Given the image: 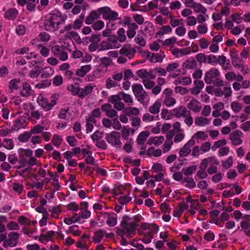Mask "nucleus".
Masks as SVG:
<instances>
[{"mask_svg": "<svg viewBox=\"0 0 250 250\" xmlns=\"http://www.w3.org/2000/svg\"><path fill=\"white\" fill-rule=\"evenodd\" d=\"M191 199V197L190 195H188V202H191L190 208L198 209L200 207L201 204L199 203L198 201L195 200L192 201Z\"/></svg>", "mask_w": 250, "mask_h": 250, "instance_id": "obj_56", "label": "nucleus"}, {"mask_svg": "<svg viewBox=\"0 0 250 250\" xmlns=\"http://www.w3.org/2000/svg\"><path fill=\"white\" fill-rule=\"evenodd\" d=\"M78 228L77 225H73L69 227V230L71 233H72L75 236H80L81 232L78 229H76Z\"/></svg>", "mask_w": 250, "mask_h": 250, "instance_id": "obj_61", "label": "nucleus"}, {"mask_svg": "<svg viewBox=\"0 0 250 250\" xmlns=\"http://www.w3.org/2000/svg\"><path fill=\"white\" fill-rule=\"evenodd\" d=\"M188 7H190L196 13H202L205 14L207 9L201 4L193 2L192 0H188Z\"/></svg>", "mask_w": 250, "mask_h": 250, "instance_id": "obj_16", "label": "nucleus"}, {"mask_svg": "<svg viewBox=\"0 0 250 250\" xmlns=\"http://www.w3.org/2000/svg\"><path fill=\"white\" fill-rule=\"evenodd\" d=\"M91 69V66L89 64L82 66L76 71V75L81 77H83Z\"/></svg>", "mask_w": 250, "mask_h": 250, "instance_id": "obj_22", "label": "nucleus"}, {"mask_svg": "<svg viewBox=\"0 0 250 250\" xmlns=\"http://www.w3.org/2000/svg\"><path fill=\"white\" fill-rule=\"evenodd\" d=\"M125 33V30L123 28H120L117 32L118 39L120 42H125L126 39Z\"/></svg>", "mask_w": 250, "mask_h": 250, "instance_id": "obj_40", "label": "nucleus"}, {"mask_svg": "<svg viewBox=\"0 0 250 250\" xmlns=\"http://www.w3.org/2000/svg\"><path fill=\"white\" fill-rule=\"evenodd\" d=\"M141 227L144 229H148L150 230L147 233H146L145 235L150 237L151 239L153 238V233L156 232L158 230V227L154 224H148L146 223H142Z\"/></svg>", "mask_w": 250, "mask_h": 250, "instance_id": "obj_15", "label": "nucleus"}, {"mask_svg": "<svg viewBox=\"0 0 250 250\" xmlns=\"http://www.w3.org/2000/svg\"><path fill=\"white\" fill-rule=\"evenodd\" d=\"M68 90L70 91L73 95H78L80 92V88L78 85H70L68 87Z\"/></svg>", "mask_w": 250, "mask_h": 250, "instance_id": "obj_58", "label": "nucleus"}, {"mask_svg": "<svg viewBox=\"0 0 250 250\" xmlns=\"http://www.w3.org/2000/svg\"><path fill=\"white\" fill-rule=\"evenodd\" d=\"M118 86V83L110 78L106 79L105 81V87L107 89H110Z\"/></svg>", "mask_w": 250, "mask_h": 250, "instance_id": "obj_43", "label": "nucleus"}, {"mask_svg": "<svg viewBox=\"0 0 250 250\" xmlns=\"http://www.w3.org/2000/svg\"><path fill=\"white\" fill-rule=\"evenodd\" d=\"M118 37L115 35L108 37L106 40L102 41L100 43L99 50H105L113 48H118L120 46L118 43Z\"/></svg>", "mask_w": 250, "mask_h": 250, "instance_id": "obj_4", "label": "nucleus"}, {"mask_svg": "<svg viewBox=\"0 0 250 250\" xmlns=\"http://www.w3.org/2000/svg\"><path fill=\"white\" fill-rule=\"evenodd\" d=\"M120 137L119 132L114 131L105 134V140L111 146L116 147H120L122 144L120 141Z\"/></svg>", "mask_w": 250, "mask_h": 250, "instance_id": "obj_7", "label": "nucleus"}, {"mask_svg": "<svg viewBox=\"0 0 250 250\" xmlns=\"http://www.w3.org/2000/svg\"><path fill=\"white\" fill-rule=\"evenodd\" d=\"M44 129V127L41 125H37L34 126L30 130V132L32 134H38L42 132Z\"/></svg>", "mask_w": 250, "mask_h": 250, "instance_id": "obj_47", "label": "nucleus"}, {"mask_svg": "<svg viewBox=\"0 0 250 250\" xmlns=\"http://www.w3.org/2000/svg\"><path fill=\"white\" fill-rule=\"evenodd\" d=\"M209 123L210 120L203 117H197L195 120V124L199 126H204L206 125H208Z\"/></svg>", "mask_w": 250, "mask_h": 250, "instance_id": "obj_32", "label": "nucleus"}, {"mask_svg": "<svg viewBox=\"0 0 250 250\" xmlns=\"http://www.w3.org/2000/svg\"><path fill=\"white\" fill-rule=\"evenodd\" d=\"M105 233V231L103 229H100L98 231H96L93 237V240L95 243H99L101 242V240L103 238L104 234Z\"/></svg>", "mask_w": 250, "mask_h": 250, "instance_id": "obj_28", "label": "nucleus"}, {"mask_svg": "<svg viewBox=\"0 0 250 250\" xmlns=\"http://www.w3.org/2000/svg\"><path fill=\"white\" fill-rule=\"evenodd\" d=\"M39 2V0H27L26 8L29 11H34L37 4Z\"/></svg>", "mask_w": 250, "mask_h": 250, "instance_id": "obj_35", "label": "nucleus"}, {"mask_svg": "<svg viewBox=\"0 0 250 250\" xmlns=\"http://www.w3.org/2000/svg\"><path fill=\"white\" fill-rule=\"evenodd\" d=\"M243 133L239 130L232 131L229 135V138L233 146H239L242 144Z\"/></svg>", "mask_w": 250, "mask_h": 250, "instance_id": "obj_10", "label": "nucleus"}, {"mask_svg": "<svg viewBox=\"0 0 250 250\" xmlns=\"http://www.w3.org/2000/svg\"><path fill=\"white\" fill-rule=\"evenodd\" d=\"M66 208L69 210L77 211L79 208V206L75 202H72L66 206Z\"/></svg>", "mask_w": 250, "mask_h": 250, "instance_id": "obj_62", "label": "nucleus"}, {"mask_svg": "<svg viewBox=\"0 0 250 250\" xmlns=\"http://www.w3.org/2000/svg\"><path fill=\"white\" fill-rule=\"evenodd\" d=\"M31 133L30 132H24L19 136V140L21 142L25 143L27 142L31 137Z\"/></svg>", "mask_w": 250, "mask_h": 250, "instance_id": "obj_39", "label": "nucleus"}, {"mask_svg": "<svg viewBox=\"0 0 250 250\" xmlns=\"http://www.w3.org/2000/svg\"><path fill=\"white\" fill-rule=\"evenodd\" d=\"M3 146L6 148L11 149L14 147V144L12 141L10 139H5L3 142Z\"/></svg>", "mask_w": 250, "mask_h": 250, "instance_id": "obj_59", "label": "nucleus"}, {"mask_svg": "<svg viewBox=\"0 0 250 250\" xmlns=\"http://www.w3.org/2000/svg\"><path fill=\"white\" fill-rule=\"evenodd\" d=\"M231 108L234 112H239L242 108V104L237 102H233L231 103Z\"/></svg>", "mask_w": 250, "mask_h": 250, "instance_id": "obj_49", "label": "nucleus"}, {"mask_svg": "<svg viewBox=\"0 0 250 250\" xmlns=\"http://www.w3.org/2000/svg\"><path fill=\"white\" fill-rule=\"evenodd\" d=\"M149 135V133L148 131H143L141 132L137 139V144L140 145H144Z\"/></svg>", "mask_w": 250, "mask_h": 250, "instance_id": "obj_26", "label": "nucleus"}, {"mask_svg": "<svg viewBox=\"0 0 250 250\" xmlns=\"http://www.w3.org/2000/svg\"><path fill=\"white\" fill-rule=\"evenodd\" d=\"M121 226L126 230L127 232L133 233L135 232L137 225H136V222L133 221L132 218L126 215L122 218Z\"/></svg>", "mask_w": 250, "mask_h": 250, "instance_id": "obj_8", "label": "nucleus"}, {"mask_svg": "<svg viewBox=\"0 0 250 250\" xmlns=\"http://www.w3.org/2000/svg\"><path fill=\"white\" fill-rule=\"evenodd\" d=\"M41 73L40 68L37 67L35 69H32L30 71L29 76L32 78H37Z\"/></svg>", "mask_w": 250, "mask_h": 250, "instance_id": "obj_64", "label": "nucleus"}, {"mask_svg": "<svg viewBox=\"0 0 250 250\" xmlns=\"http://www.w3.org/2000/svg\"><path fill=\"white\" fill-rule=\"evenodd\" d=\"M51 142L54 146L58 147L62 144V139L60 135L54 134L53 136Z\"/></svg>", "mask_w": 250, "mask_h": 250, "instance_id": "obj_36", "label": "nucleus"}, {"mask_svg": "<svg viewBox=\"0 0 250 250\" xmlns=\"http://www.w3.org/2000/svg\"><path fill=\"white\" fill-rule=\"evenodd\" d=\"M40 39L42 42H47L50 39V35L45 32H42L39 34Z\"/></svg>", "mask_w": 250, "mask_h": 250, "instance_id": "obj_63", "label": "nucleus"}, {"mask_svg": "<svg viewBox=\"0 0 250 250\" xmlns=\"http://www.w3.org/2000/svg\"><path fill=\"white\" fill-rule=\"evenodd\" d=\"M103 134V132L97 130L91 135V139L93 141L97 142L102 138Z\"/></svg>", "mask_w": 250, "mask_h": 250, "instance_id": "obj_53", "label": "nucleus"}, {"mask_svg": "<svg viewBox=\"0 0 250 250\" xmlns=\"http://www.w3.org/2000/svg\"><path fill=\"white\" fill-rule=\"evenodd\" d=\"M179 156L181 158H183L188 156V143L185 144L182 148L179 151Z\"/></svg>", "mask_w": 250, "mask_h": 250, "instance_id": "obj_60", "label": "nucleus"}, {"mask_svg": "<svg viewBox=\"0 0 250 250\" xmlns=\"http://www.w3.org/2000/svg\"><path fill=\"white\" fill-rule=\"evenodd\" d=\"M164 93L165 95L164 104L167 107L174 105L176 104V100L172 97V90L169 88H167L165 89Z\"/></svg>", "mask_w": 250, "mask_h": 250, "instance_id": "obj_11", "label": "nucleus"}, {"mask_svg": "<svg viewBox=\"0 0 250 250\" xmlns=\"http://www.w3.org/2000/svg\"><path fill=\"white\" fill-rule=\"evenodd\" d=\"M51 52L62 61H65L68 59V54L64 51V47L59 45H55L51 47Z\"/></svg>", "mask_w": 250, "mask_h": 250, "instance_id": "obj_9", "label": "nucleus"}, {"mask_svg": "<svg viewBox=\"0 0 250 250\" xmlns=\"http://www.w3.org/2000/svg\"><path fill=\"white\" fill-rule=\"evenodd\" d=\"M136 73L139 77L142 79V81L143 80H146L148 77V71L145 69L138 70Z\"/></svg>", "mask_w": 250, "mask_h": 250, "instance_id": "obj_44", "label": "nucleus"}, {"mask_svg": "<svg viewBox=\"0 0 250 250\" xmlns=\"http://www.w3.org/2000/svg\"><path fill=\"white\" fill-rule=\"evenodd\" d=\"M188 208V205L185 203H181L179 204L178 208H175L173 211V215L175 217H179L185 209Z\"/></svg>", "mask_w": 250, "mask_h": 250, "instance_id": "obj_24", "label": "nucleus"}, {"mask_svg": "<svg viewBox=\"0 0 250 250\" xmlns=\"http://www.w3.org/2000/svg\"><path fill=\"white\" fill-rule=\"evenodd\" d=\"M59 94H53L50 97L51 101L49 103L47 98L40 95L37 99L38 103L46 111L51 110L56 104Z\"/></svg>", "mask_w": 250, "mask_h": 250, "instance_id": "obj_3", "label": "nucleus"}, {"mask_svg": "<svg viewBox=\"0 0 250 250\" xmlns=\"http://www.w3.org/2000/svg\"><path fill=\"white\" fill-rule=\"evenodd\" d=\"M207 62L209 64L215 65L217 63V58L214 55H209L207 58Z\"/></svg>", "mask_w": 250, "mask_h": 250, "instance_id": "obj_57", "label": "nucleus"}, {"mask_svg": "<svg viewBox=\"0 0 250 250\" xmlns=\"http://www.w3.org/2000/svg\"><path fill=\"white\" fill-rule=\"evenodd\" d=\"M101 110L104 112L105 115L110 118L118 117L117 112L112 108V105L109 103L103 104L101 106Z\"/></svg>", "mask_w": 250, "mask_h": 250, "instance_id": "obj_13", "label": "nucleus"}, {"mask_svg": "<svg viewBox=\"0 0 250 250\" xmlns=\"http://www.w3.org/2000/svg\"><path fill=\"white\" fill-rule=\"evenodd\" d=\"M98 13L103 15V19L110 21H115L118 19L117 12L112 11L107 6L101 7L97 10Z\"/></svg>", "mask_w": 250, "mask_h": 250, "instance_id": "obj_6", "label": "nucleus"}, {"mask_svg": "<svg viewBox=\"0 0 250 250\" xmlns=\"http://www.w3.org/2000/svg\"><path fill=\"white\" fill-rule=\"evenodd\" d=\"M188 108L192 110L195 112H198L201 109V106L200 103L195 99H193L188 104Z\"/></svg>", "mask_w": 250, "mask_h": 250, "instance_id": "obj_25", "label": "nucleus"}, {"mask_svg": "<svg viewBox=\"0 0 250 250\" xmlns=\"http://www.w3.org/2000/svg\"><path fill=\"white\" fill-rule=\"evenodd\" d=\"M97 124V120L87 118L86 119V133L88 134L91 132L93 128V124L96 125Z\"/></svg>", "mask_w": 250, "mask_h": 250, "instance_id": "obj_27", "label": "nucleus"}, {"mask_svg": "<svg viewBox=\"0 0 250 250\" xmlns=\"http://www.w3.org/2000/svg\"><path fill=\"white\" fill-rule=\"evenodd\" d=\"M161 106V102L157 101L155 103L149 108V111L152 114L158 113L160 111Z\"/></svg>", "mask_w": 250, "mask_h": 250, "instance_id": "obj_34", "label": "nucleus"}, {"mask_svg": "<svg viewBox=\"0 0 250 250\" xmlns=\"http://www.w3.org/2000/svg\"><path fill=\"white\" fill-rule=\"evenodd\" d=\"M219 75L217 69L212 68L205 73L204 80L206 83L210 84L212 83L213 79L216 78Z\"/></svg>", "mask_w": 250, "mask_h": 250, "instance_id": "obj_14", "label": "nucleus"}, {"mask_svg": "<svg viewBox=\"0 0 250 250\" xmlns=\"http://www.w3.org/2000/svg\"><path fill=\"white\" fill-rule=\"evenodd\" d=\"M104 216L107 217L106 224L110 227H114L117 223V215L114 213L104 212Z\"/></svg>", "mask_w": 250, "mask_h": 250, "instance_id": "obj_17", "label": "nucleus"}, {"mask_svg": "<svg viewBox=\"0 0 250 250\" xmlns=\"http://www.w3.org/2000/svg\"><path fill=\"white\" fill-rule=\"evenodd\" d=\"M121 100H124L128 105H131L133 103L131 96L123 92H119L117 95H111L108 98V101L112 104L114 107L119 111H121L125 108V105L121 101Z\"/></svg>", "mask_w": 250, "mask_h": 250, "instance_id": "obj_1", "label": "nucleus"}, {"mask_svg": "<svg viewBox=\"0 0 250 250\" xmlns=\"http://www.w3.org/2000/svg\"><path fill=\"white\" fill-rule=\"evenodd\" d=\"M132 91L137 100L143 104L147 96L146 91L144 89L141 84H134L132 85Z\"/></svg>", "mask_w": 250, "mask_h": 250, "instance_id": "obj_5", "label": "nucleus"}, {"mask_svg": "<svg viewBox=\"0 0 250 250\" xmlns=\"http://www.w3.org/2000/svg\"><path fill=\"white\" fill-rule=\"evenodd\" d=\"M226 61H227V58L224 55L219 56L217 58V63H219L220 65H221V66L225 70L229 69V67L225 65Z\"/></svg>", "mask_w": 250, "mask_h": 250, "instance_id": "obj_45", "label": "nucleus"}, {"mask_svg": "<svg viewBox=\"0 0 250 250\" xmlns=\"http://www.w3.org/2000/svg\"><path fill=\"white\" fill-rule=\"evenodd\" d=\"M9 240H11L13 241V244L14 245V247L16 246L18 243L19 235L17 232H11L8 235Z\"/></svg>", "mask_w": 250, "mask_h": 250, "instance_id": "obj_46", "label": "nucleus"}, {"mask_svg": "<svg viewBox=\"0 0 250 250\" xmlns=\"http://www.w3.org/2000/svg\"><path fill=\"white\" fill-rule=\"evenodd\" d=\"M240 226L244 230L245 234L247 236L250 237V223L247 221H241Z\"/></svg>", "mask_w": 250, "mask_h": 250, "instance_id": "obj_33", "label": "nucleus"}, {"mask_svg": "<svg viewBox=\"0 0 250 250\" xmlns=\"http://www.w3.org/2000/svg\"><path fill=\"white\" fill-rule=\"evenodd\" d=\"M93 89V86L89 84L86 85L84 88L81 89L80 92L79 94V97L80 98H83L87 95L90 94Z\"/></svg>", "mask_w": 250, "mask_h": 250, "instance_id": "obj_23", "label": "nucleus"}, {"mask_svg": "<svg viewBox=\"0 0 250 250\" xmlns=\"http://www.w3.org/2000/svg\"><path fill=\"white\" fill-rule=\"evenodd\" d=\"M43 23L44 29L49 32H55L61 24V16L58 14L50 13L44 17Z\"/></svg>", "mask_w": 250, "mask_h": 250, "instance_id": "obj_2", "label": "nucleus"}, {"mask_svg": "<svg viewBox=\"0 0 250 250\" xmlns=\"http://www.w3.org/2000/svg\"><path fill=\"white\" fill-rule=\"evenodd\" d=\"M104 22L102 21H98L94 22L92 27L95 30H100L104 27Z\"/></svg>", "mask_w": 250, "mask_h": 250, "instance_id": "obj_50", "label": "nucleus"}, {"mask_svg": "<svg viewBox=\"0 0 250 250\" xmlns=\"http://www.w3.org/2000/svg\"><path fill=\"white\" fill-rule=\"evenodd\" d=\"M81 220V217H77L75 218L74 216L71 217H66L64 219V222L67 225H70L72 223H74L77 222H79Z\"/></svg>", "mask_w": 250, "mask_h": 250, "instance_id": "obj_48", "label": "nucleus"}, {"mask_svg": "<svg viewBox=\"0 0 250 250\" xmlns=\"http://www.w3.org/2000/svg\"><path fill=\"white\" fill-rule=\"evenodd\" d=\"M18 10L16 8L8 9L4 13V17L8 20H14L18 15Z\"/></svg>", "mask_w": 250, "mask_h": 250, "instance_id": "obj_18", "label": "nucleus"}, {"mask_svg": "<svg viewBox=\"0 0 250 250\" xmlns=\"http://www.w3.org/2000/svg\"><path fill=\"white\" fill-rule=\"evenodd\" d=\"M101 117V112L100 111V109L99 108H97L93 109L92 111L88 118L93 120H96V118H100Z\"/></svg>", "mask_w": 250, "mask_h": 250, "instance_id": "obj_41", "label": "nucleus"}, {"mask_svg": "<svg viewBox=\"0 0 250 250\" xmlns=\"http://www.w3.org/2000/svg\"><path fill=\"white\" fill-rule=\"evenodd\" d=\"M142 82L147 89H152L155 85V83L153 81L148 79L143 80Z\"/></svg>", "mask_w": 250, "mask_h": 250, "instance_id": "obj_54", "label": "nucleus"}, {"mask_svg": "<svg viewBox=\"0 0 250 250\" xmlns=\"http://www.w3.org/2000/svg\"><path fill=\"white\" fill-rule=\"evenodd\" d=\"M22 90L20 94L23 97H28L31 94V87L29 83L24 82L22 83Z\"/></svg>", "mask_w": 250, "mask_h": 250, "instance_id": "obj_21", "label": "nucleus"}, {"mask_svg": "<svg viewBox=\"0 0 250 250\" xmlns=\"http://www.w3.org/2000/svg\"><path fill=\"white\" fill-rule=\"evenodd\" d=\"M171 30V28L169 25L163 26L161 30L157 33V34L163 35L165 34L170 33Z\"/></svg>", "mask_w": 250, "mask_h": 250, "instance_id": "obj_51", "label": "nucleus"}, {"mask_svg": "<svg viewBox=\"0 0 250 250\" xmlns=\"http://www.w3.org/2000/svg\"><path fill=\"white\" fill-rule=\"evenodd\" d=\"M99 17L98 11H92L86 18L85 22L87 24H92L95 20L98 19Z\"/></svg>", "mask_w": 250, "mask_h": 250, "instance_id": "obj_20", "label": "nucleus"}, {"mask_svg": "<svg viewBox=\"0 0 250 250\" xmlns=\"http://www.w3.org/2000/svg\"><path fill=\"white\" fill-rule=\"evenodd\" d=\"M187 109L183 106H180L178 108H174L170 111V115L177 117L184 116L186 113Z\"/></svg>", "mask_w": 250, "mask_h": 250, "instance_id": "obj_19", "label": "nucleus"}, {"mask_svg": "<svg viewBox=\"0 0 250 250\" xmlns=\"http://www.w3.org/2000/svg\"><path fill=\"white\" fill-rule=\"evenodd\" d=\"M21 83V80L20 79H14L11 80L9 83L8 87L11 91H13L15 90H17L19 88V84Z\"/></svg>", "mask_w": 250, "mask_h": 250, "instance_id": "obj_30", "label": "nucleus"}, {"mask_svg": "<svg viewBox=\"0 0 250 250\" xmlns=\"http://www.w3.org/2000/svg\"><path fill=\"white\" fill-rule=\"evenodd\" d=\"M18 222L23 225H30L31 221L24 216H20L18 218Z\"/></svg>", "mask_w": 250, "mask_h": 250, "instance_id": "obj_55", "label": "nucleus"}, {"mask_svg": "<svg viewBox=\"0 0 250 250\" xmlns=\"http://www.w3.org/2000/svg\"><path fill=\"white\" fill-rule=\"evenodd\" d=\"M38 48L40 49V53L42 56L46 57L49 55L50 49L48 48H47L42 44H39Z\"/></svg>", "mask_w": 250, "mask_h": 250, "instance_id": "obj_42", "label": "nucleus"}, {"mask_svg": "<svg viewBox=\"0 0 250 250\" xmlns=\"http://www.w3.org/2000/svg\"><path fill=\"white\" fill-rule=\"evenodd\" d=\"M233 158L232 156H229L226 161L222 162V166L223 167L228 169L232 165Z\"/></svg>", "mask_w": 250, "mask_h": 250, "instance_id": "obj_52", "label": "nucleus"}, {"mask_svg": "<svg viewBox=\"0 0 250 250\" xmlns=\"http://www.w3.org/2000/svg\"><path fill=\"white\" fill-rule=\"evenodd\" d=\"M164 140V138L163 136L151 137L148 139L147 143L149 145L154 144L156 146H159L163 142Z\"/></svg>", "mask_w": 250, "mask_h": 250, "instance_id": "obj_31", "label": "nucleus"}, {"mask_svg": "<svg viewBox=\"0 0 250 250\" xmlns=\"http://www.w3.org/2000/svg\"><path fill=\"white\" fill-rule=\"evenodd\" d=\"M231 60L232 63L234 67L237 68H241L242 69L241 71H242V69L244 68L243 61L239 57L232 59Z\"/></svg>", "mask_w": 250, "mask_h": 250, "instance_id": "obj_38", "label": "nucleus"}, {"mask_svg": "<svg viewBox=\"0 0 250 250\" xmlns=\"http://www.w3.org/2000/svg\"><path fill=\"white\" fill-rule=\"evenodd\" d=\"M164 56L161 54L152 53L149 61L152 62H162Z\"/></svg>", "mask_w": 250, "mask_h": 250, "instance_id": "obj_37", "label": "nucleus"}, {"mask_svg": "<svg viewBox=\"0 0 250 250\" xmlns=\"http://www.w3.org/2000/svg\"><path fill=\"white\" fill-rule=\"evenodd\" d=\"M136 50L130 44H125L120 50V54L124 55L129 59H131L134 56Z\"/></svg>", "mask_w": 250, "mask_h": 250, "instance_id": "obj_12", "label": "nucleus"}, {"mask_svg": "<svg viewBox=\"0 0 250 250\" xmlns=\"http://www.w3.org/2000/svg\"><path fill=\"white\" fill-rule=\"evenodd\" d=\"M123 112L127 116H130V115H138L140 113L139 109L136 107H128L125 108Z\"/></svg>", "mask_w": 250, "mask_h": 250, "instance_id": "obj_29", "label": "nucleus"}]
</instances>
